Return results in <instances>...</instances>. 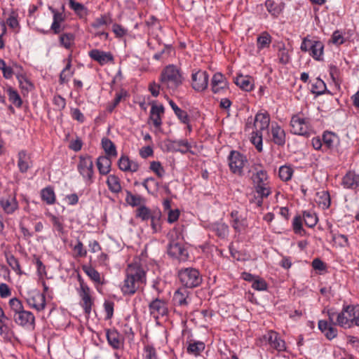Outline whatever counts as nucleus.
<instances>
[{
  "label": "nucleus",
  "instance_id": "obj_1",
  "mask_svg": "<svg viewBox=\"0 0 359 359\" xmlns=\"http://www.w3.org/2000/svg\"><path fill=\"white\" fill-rule=\"evenodd\" d=\"M144 280L145 272L140 265L137 262L130 264L126 269V278L121 290L125 294H133Z\"/></svg>",
  "mask_w": 359,
  "mask_h": 359
},
{
  "label": "nucleus",
  "instance_id": "obj_2",
  "mask_svg": "<svg viewBox=\"0 0 359 359\" xmlns=\"http://www.w3.org/2000/svg\"><path fill=\"white\" fill-rule=\"evenodd\" d=\"M161 90H175L182 83V77L179 69L174 65L165 67L160 76Z\"/></svg>",
  "mask_w": 359,
  "mask_h": 359
},
{
  "label": "nucleus",
  "instance_id": "obj_3",
  "mask_svg": "<svg viewBox=\"0 0 359 359\" xmlns=\"http://www.w3.org/2000/svg\"><path fill=\"white\" fill-rule=\"evenodd\" d=\"M180 282L186 287H195L199 285L202 281L198 270L193 268H187L179 272Z\"/></svg>",
  "mask_w": 359,
  "mask_h": 359
},
{
  "label": "nucleus",
  "instance_id": "obj_4",
  "mask_svg": "<svg viewBox=\"0 0 359 359\" xmlns=\"http://www.w3.org/2000/svg\"><path fill=\"white\" fill-rule=\"evenodd\" d=\"M229 161L232 172L241 176L243 173V167L248 162L246 157L238 151H233L230 154Z\"/></svg>",
  "mask_w": 359,
  "mask_h": 359
},
{
  "label": "nucleus",
  "instance_id": "obj_5",
  "mask_svg": "<svg viewBox=\"0 0 359 359\" xmlns=\"http://www.w3.org/2000/svg\"><path fill=\"white\" fill-rule=\"evenodd\" d=\"M355 306H347L344 307L340 313L337 315V320L335 322L337 325L350 328L353 325V316L355 313Z\"/></svg>",
  "mask_w": 359,
  "mask_h": 359
},
{
  "label": "nucleus",
  "instance_id": "obj_6",
  "mask_svg": "<svg viewBox=\"0 0 359 359\" xmlns=\"http://www.w3.org/2000/svg\"><path fill=\"white\" fill-rule=\"evenodd\" d=\"M252 178L256 185L255 189L257 194H262V196H269L271 192L267 183L268 175L265 170L257 171Z\"/></svg>",
  "mask_w": 359,
  "mask_h": 359
},
{
  "label": "nucleus",
  "instance_id": "obj_7",
  "mask_svg": "<svg viewBox=\"0 0 359 359\" xmlns=\"http://www.w3.org/2000/svg\"><path fill=\"white\" fill-rule=\"evenodd\" d=\"M25 299L29 306L38 311L45 309L46 298L44 294H41L39 291L32 290L27 292Z\"/></svg>",
  "mask_w": 359,
  "mask_h": 359
},
{
  "label": "nucleus",
  "instance_id": "obj_8",
  "mask_svg": "<svg viewBox=\"0 0 359 359\" xmlns=\"http://www.w3.org/2000/svg\"><path fill=\"white\" fill-rule=\"evenodd\" d=\"M292 132L299 135H308L309 134V122L298 115L293 116L290 121Z\"/></svg>",
  "mask_w": 359,
  "mask_h": 359
},
{
  "label": "nucleus",
  "instance_id": "obj_9",
  "mask_svg": "<svg viewBox=\"0 0 359 359\" xmlns=\"http://www.w3.org/2000/svg\"><path fill=\"white\" fill-rule=\"evenodd\" d=\"M208 74L206 72L198 71L192 74V87L197 91H203L208 87Z\"/></svg>",
  "mask_w": 359,
  "mask_h": 359
},
{
  "label": "nucleus",
  "instance_id": "obj_10",
  "mask_svg": "<svg viewBox=\"0 0 359 359\" xmlns=\"http://www.w3.org/2000/svg\"><path fill=\"white\" fill-rule=\"evenodd\" d=\"M168 252L170 256L182 261L186 260L188 257V252L182 243L174 241H171L169 244Z\"/></svg>",
  "mask_w": 359,
  "mask_h": 359
},
{
  "label": "nucleus",
  "instance_id": "obj_11",
  "mask_svg": "<svg viewBox=\"0 0 359 359\" xmlns=\"http://www.w3.org/2000/svg\"><path fill=\"white\" fill-rule=\"evenodd\" d=\"M13 320L18 325L22 327L33 326L35 321L33 313L25 310L14 313Z\"/></svg>",
  "mask_w": 359,
  "mask_h": 359
},
{
  "label": "nucleus",
  "instance_id": "obj_12",
  "mask_svg": "<svg viewBox=\"0 0 359 359\" xmlns=\"http://www.w3.org/2000/svg\"><path fill=\"white\" fill-rule=\"evenodd\" d=\"M93 163L90 157H81L79 163L78 165V169L81 175L90 180L93 174Z\"/></svg>",
  "mask_w": 359,
  "mask_h": 359
},
{
  "label": "nucleus",
  "instance_id": "obj_13",
  "mask_svg": "<svg viewBox=\"0 0 359 359\" xmlns=\"http://www.w3.org/2000/svg\"><path fill=\"white\" fill-rule=\"evenodd\" d=\"M264 338L268 341L270 346L278 351L286 349L285 341L278 337V334L274 331H269Z\"/></svg>",
  "mask_w": 359,
  "mask_h": 359
},
{
  "label": "nucleus",
  "instance_id": "obj_14",
  "mask_svg": "<svg viewBox=\"0 0 359 359\" xmlns=\"http://www.w3.org/2000/svg\"><path fill=\"white\" fill-rule=\"evenodd\" d=\"M80 297L82 299V307L84 309L85 313L88 316L91 312L93 300L90 295L89 288L83 284L81 285Z\"/></svg>",
  "mask_w": 359,
  "mask_h": 359
},
{
  "label": "nucleus",
  "instance_id": "obj_15",
  "mask_svg": "<svg viewBox=\"0 0 359 359\" xmlns=\"http://www.w3.org/2000/svg\"><path fill=\"white\" fill-rule=\"evenodd\" d=\"M89 56L102 65L111 62L114 60L113 55L110 53L101 51L98 49H93L90 50L89 52Z\"/></svg>",
  "mask_w": 359,
  "mask_h": 359
},
{
  "label": "nucleus",
  "instance_id": "obj_16",
  "mask_svg": "<svg viewBox=\"0 0 359 359\" xmlns=\"http://www.w3.org/2000/svg\"><path fill=\"white\" fill-rule=\"evenodd\" d=\"M164 113V107L162 104L157 106L156 102L151 103V109L150 112V118L156 128H159L161 126V116Z\"/></svg>",
  "mask_w": 359,
  "mask_h": 359
},
{
  "label": "nucleus",
  "instance_id": "obj_17",
  "mask_svg": "<svg viewBox=\"0 0 359 359\" xmlns=\"http://www.w3.org/2000/svg\"><path fill=\"white\" fill-rule=\"evenodd\" d=\"M149 310L156 318L159 316H163L167 313V308L163 301L156 299L149 304Z\"/></svg>",
  "mask_w": 359,
  "mask_h": 359
},
{
  "label": "nucleus",
  "instance_id": "obj_18",
  "mask_svg": "<svg viewBox=\"0 0 359 359\" xmlns=\"http://www.w3.org/2000/svg\"><path fill=\"white\" fill-rule=\"evenodd\" d=\"M228 83L221 73H216L212 79V90L214 93H218L221 90L226 89Z\"/></svg>",
  "mask_w": 359,
  "mask_h": 359
},
{
  "label": "nucleus",
  "instance_id": "obj_19",
  "mask_svg": "<svg viewBox=\"0 0 359 359\" xmlns=\"http://www.w3.org/2000/svg\"><path fill=\"white\" fill-rule=\"evenodd\" d=\"M269 123L270 118L267 113H258L255 116L254 126L256 130L261 132L268 129Z\"/></svg>",
  "mask_w": 359,
  "mask_h": 359
},
{
  "label": "nucleus",
  "instance_id": "obj_20",
  "mask_svg": "<svg viewBox=\"0 0 359 359\" xmlns=\"http://www.w3.org/2000/svg\"><path fill=\"white\" fill-rule=\"evenodd\" d=\"M342 185L346 189H356L359 186V175L354 172H348L342 179Z\"/></svg>",
  "mask_w": 359,
  "mask_h": 359
},
{
  "label": "nucleus",
  "instance_id": "obj_21",
  "mask_svg": "<svg viewBox=\"0 0 359 359\" xmlns=\"http://www.w3.org/2000/svg\"><path fill=\"white\" fill-rule=\"evenodd\" d=\"M18 167L21 172H26L32 166L30 155L22 150L18 153Z\"/></svg>",
  "mask_w": 359,
  "mask_h": 359
},
{
  "label": "nucleus",
  "instance_id": "obj_22",
  "mask_svg": "<svg viewBox=\"0 0 359 359\" xmlns=\"http://www.w3.org/2000/svg\"><path fill=\"white\" fill-rule=\"evenodd\" d=\"M118 165L119 168L123 171L136 172L139 169V164L133 161H130L128 156H122L118 160Z\"/></svg>",
  "mask_w": 359,
  "mask_h": 359
},
{
  "label": "nucleus",
  "instance_id": "obj_23",
  "mask_svg": "<svg viewBox=\"0 0 359 359\" xmlns=\"http://www.w3.org/2000/svg\"><path fill=\"white\" fill-rule=\"evenodd\" d=\"M0 203L4 210L8 214L13 213L18 208V202L14 196L2 198Z\"/></svg>",
  "mask_w": 359,
  "mask_h": 359
},
{
  "label": "nucleus",
  "instance_id": "obj_24",
  "mask_svg": "<svg viewBox=\"0 0 359 359\" xmlns=\"http://www.w3.org/2000/svg\"><path fill=\"white\" fill-rule=\"evenodd\" d=\"M111 161L109 156H100L97 160V166L102 175H107L110 171Z\"/></svg>",
  "mask_w": 359,
  "mask_h": 359
},
{
  "label": "nucleus",
  "instance_id": "obj_25",
  "mask_svg": "<svg viewBox=\"0 0 359 359\" xmlns=\"http://www.w3.org/2000/svg\"><path fill=\"white\" fill-rule=\"evenodd\" d=\"M107 338L109 344L114 348H119L121 346V337L116 330H107Z\"/></svg>",
  "mask_w": 359,
  "mask_h": 359
},
{
  "label": "nucleus",
  "instance_id": "obj_26",
  "mask_svg": "<svg viewBox=\"0 0 359 359\" xmlns=\"http://www.w3.org/2000/svg\"><path fill=\"white\" fill-rule=\"evenodd\" d=\"M235 83L241 88L246 91H250L253 88L251 79L248 76H244L243 75H239L236 78Z\"/></svg>",
  "mask_w": 359,
  "mask_h": 359
},
{
  "label": "nucleus",
  "instance_id": "obj_27",
  "mask_svg": "<svg viewBox=\"0 0 359 359\" xmlns=\"http://www.w3.org/2000/svg\"><path fill=\"white\" fill-rule=\"evenodd\" d=\"M169 149L173 151L187 153L189 150L188 142L184 140L173 141L169 144Z\"/></svg>",
  "mask_w": 359,
  "mask_h": 359
},
{
  "label": "nucleus",
  "instance_id": "obj_28",
  "mask_svg": "<svg viewBox=\"0 0 359 359\" xmlns=\"http://www.w3.org/2000/svg\"><path fill=\"white\" fill-rule=\"evenodd\" d=\"M273 141L278 145H283L285 142V134L283 129L277 126L273 128L272 130Z\"/></svg>",
  "mask_w": 359,
  "mask_h": 359
},
{
  "label": "nucleus",
  "instance_id": "obj_29",
  "mask_svg": "<svg viewBox=\"0 0 359 359\" xmlns=\"http://www.w3.org/2000/svg\"><path fill=\"white\" fill-rule=\"evenodd\" d=\"M109 189L114 193H118L121 190L120 180L118 177L114 175H110L107 181Z\"/></svg>",
  "mask_w": 359,
  "mask_h": 359
},
{
  "label": "nucleus",
  "instance_id": "obj_30",
  "mask_svg": "<svg viewBox=\"0 0 359 359\" xmlns=\"http://www.w3.org/2000/svg\"><path fill=\"white\" fill-rule=\"evenodd\" d=\"M102 147L108 156L115 157L117 155L114 144L108 138H103L102 140Z\"/></svg>",
  "mask_w": 359,
  "mask_h": 359
},
{
  "label": "nucleus",
  "instance_id": "obj_31",
  "mask_svg": "<svg viewBox=\"0 0 359 359\" xmlns=\"http://www.w3.org/2000/svg\"><path fill=\"white\" fill-rule=\"evenodd\" d=\"M41 198L48 204H53L55 201V195L51 187H46L41 191Z\"/></svg>",
  "mask_w": 359,
  "mask_h": 359
},
{
  "label": "nucleus",
  "instance_id": "obj_32",
  "mask_svg": "<svg viewBox=\"0 0 359 359\" xmlns=\"http://www.w3.org/2000/svg\"><path fill=\"white\" fill-rule=\"evenodd\" d=\"M169 104L181 121L184 123H187L189 122L187 113L179 108L172 100H169Z\"/></svg>",
  "mask_w": 359,
  "mask_h": 359
},
{
  "label": "nucleus",
  "instance_id": "obj_33",
  "mask_svg": "<svg viewBox=\"0 0 359 359\" xmlns=\"http://www.w3.org/2000/svg\"><path fill=\"white\" fill-rule=\"evenodd\" d=\"M311 55L313 57L317 60H320L321 56L323 53V45L320 41H315L313 42L311 48Z\"/></svg>",
  "mask_w": 359,
  "mask_h": 359
},
{
  "label": "nucleus",
  "instance_id": "obj_34",
  "mask_svg": "<svg viewBox=\"0 0 359 359\" xmlns=\"http://www.w3.org/2000/svg\"><path fill=\"white\" fill-rule=\"evenodd\" d=\"M143 199L140 196L133 195L130 191H126V201L131 206L140 205Z\"/></svg>",
  "mask_w": 359,
  "mask_h": 359
},
{
  "label": "nucleus",
  "instance_id": "obj_35",
  "mask_svg": "<svg viewBox=\"0 0 359 359\" xmlns=\"http://www.w3.org/2000/svg\"><path fill=\"white\" fill-rule=\"evenodd\" d=\"M83 271L95 283H100V275L97 271L90 266H83Z\"/></svg>",
  "mask_w": 359,
  "mask_h": 359
},
{
  "label": "nucleus",
  "instance_id": "obj_36",
  "mask_svg": "<svg viewBox=\"0 0 359 359\" xmlns=\"http://www.w3.org/2000/svg\"><path fill=\"white\" fill-rule=\"evenodd\" d=\"M188 296V292L186 290H178L175 292L174 294V300L179 305H186L187 304V297Z\"/></svg>",
  "mask_w": 359,
  "mask_h": 359
},
{
  "label": "nucleus",
  "instance_id": "obj_37",
  "mask_svg": "<svg viewBox=\"0 0 359 359\" xmlns=\"http://www.w3.org/2000/svg\"><path fill=\"white\" fill-rule=\"evenodd\" d=\"M71 8H72L81 18L85 17L87 15L86 8L80 3L76 2L74 0H69Z\"/></svg>",
  "mask_w": 359,
  "mask_h": 359
},
{
  "label": "nucleus",
  "instance_id": "obj_38",
  "mask_svg": "<svg viewBox=\"0 0 359 359\" xmlns=\"http://www.w3.org/2000/svg\"><path fill=\"white\" fill-rule=\"evenodd\" d=\"M293 170L291 167L283 165L279 168V177L285 182L290 180L292 176Z\"/></svg>",
  "mask_w": 359,
  "mask_h": 359
},
{
  "label": "nucleus",
  "instance_id": "obj_39",
  "mask_svg": "<svg viewBox=\"0 0 359 359\" xmlns=\"http://www.w3.org/2000/svg\"><path fill=\"white\" fill-rule=\"evenodd\" d=\"M205 349V344L201 341H196L191 343L187 348V351L190 353H193L196 355H198L201 351Z\"/></svg>",
  "mask_w": 359,
  "mask_h": 359
},
{
  "label": "nucleus",
  "instance_id": "obj_40",
  "mask_svg": "<svg viewBox=\"0 0 359 359\" xmlns=\"http://www.w3.org/2000/svg\"><path fill=\"white\" fill-rule=\"evenodd\" d=\"M8 95L9 97V100L16 107H19L22 104V100L17 93V91L14 90L13 88H9L8 90Z\"/></svg>",
  "mask_w": 359,
  "mask_h": 359
},
{
  "label": "nucleus",
  "instance_id": "obj_41",
  "mask_svg": "<svg viewBox=\"0 0 359 359\" xmlns=\"http://www.w3.org/2000/svg\"><path fill=\"white\" fill-rule=\"evenodd\" d=\"M265 6L268 11L273 15H278L282 11V7L277 5L273 0H267Z\"/></svg>",
  "mask_w": 359,
  "mask_h": 359
},
{
  "label": "nucleus",
  "instance_id": "obj_42",
  "mask_svg": "<svg viewBox=\"0 0 359 359\" xmlns=\"http://www.w3.org/2000/svg\"><path fill=\"white\" fill-rule=\"evenodd\" d=\"M252 143L256 147V149L259 151H262V133L259 131L256 130V132L252 133V135L251 137Z\"/></svg>",
  "mask_w": 359,
  "mask_h": 359
},
{
  "label": "nucleus",
  "instance_id": "obj_43",
  "mask_svg": "<svg viewBox=\"0 0 359 359\" xmlns=\"http://www.w3.org/2000/svg\"><path fill=\"white\" fill-rule=\"evenodd\" d=\"M303 217L305 222V224L309 227H313L318 221L317 217L310 212H304Z\"/></svg>",
  "mask_w": 359,
  "mask_h": 359
},
{
  "label": "nucleus",
  "instance_id": "obj_44",
  "mask_svg": "<svg viewBox=\"0 0 359 359\" xmlns=\"http://www.w3.org/2000/svg\"><path fill=\"white\" fill-rule=\"evenodd\" d=\"M257 46L259 48H264L269 46L271 43V36L266 32H263L261 36L257 38Z\"/></svg>",
  "mask_w": 359,
  "mask_h": 359
},
{
  "label": "nucleus",
  "instance_id": "obj_45",
  "mask_svg": "<svg viewBox=\"0 0 359 359\" xmlns=\"http://www.w3.org/2000/svg\"><path fill=\"white\" fill-rule=\"evenodd\" d=\"M142 185L149 193L156 191L158 188V182L153 177L147 178Z\"/></svg>",
  "mask_w": 359,
  "mask_h": 359
},
{
  "label": "nucleus",
  "instance_id": "obj_46",
  "mask_svg": "<svg viewBox=\"0 0 359 359\" xmlns=\"http://www.w3.org/2000/svg\"><path fill=\"white\" fill-rule=\"evenodd\" d=\"M60 43L66 48H70L74 40V36L72 34H63L60 36Z\"/></svg>",
  "mask_w": 359,
  "mask_h": 359
},
{
  "label": "nucleus",
  "instance_id": "obj_47",
  "mask_svg": "<svg viewBox=\"0 0 359 359\" xmlns=\"http://www.w3.org/2000/svg\"><path fill=\"white\" fill-rule=\"evenodd\" d=\"M267 196H262V194H257L255 191L250 194L249 201L251 203H255L257 206L260 207L263 203V198Z\"/></svg>",
  "mask_w": 359,
  "mask_h": 359
},
{
  "label": "nucleus",
  "instance_id": "obj_48",
  "mask_svg": "<svg viewBox=\"0 0 359 359\" xmlns=\"http://www.w3.org/2000/svg\"><path fill=\"white\" fill-rule=\"evenodd\" d=\"M337 139V135L331 132H326L323 134V140L327 147L331 148L334 145V140Z\"/></svg>",
  "mask_w": 359,
  "mask_h": 359
},
{
  "label": "nucleus",
  "instance_id": "obj_49",
  "mask_svg": "<svg viewBox=\"0 0 359 359\" xmlns=\"http://www.w3.org/2000/svg\"><path fill=\"white\" fill-rule=\"evenodd\" d=\"M9 305L14 313H18V312L24 310L21 302L17 298L11 299L9 301Z\"/></svg>",
  "mask_w": 359,
  "mask_h": 359
},
{
  "label": "nucleus",
  "instance_id": "obj_50",
  "mask_svg": "<svg viewBox=\"0 0 359 359\" xmlns=\"http://www.w3.org/2000/svg\"><path fill=\"white\" fill-rule=\"evenodd\" d=\"M137 216L143 220L150 219L153 215L151 214L150 210L145 206H140L137 210Z\"/></svg>",
  "mask_w": 359,
  "mask_h": 359
},
{
  "label": "nucleus",
  "instance_id": "obj_51",
  "mask_svg": "<svg viewBox=\"0 0 359 359\" xmlns=\"http://www.w3.org/2000/svg\"><path fill=\"white\" fill-rule=\"evenodd\" d=\"M332 241L335 244H337L341 247H346L348 245L347 237L342 234L333 235Z\"/></svg>",
  "mask_w": 359,
  "mask_h": 359
},
{
  "label": "nucleus",
  "instance_id": "obj_52",
  "mask_svg": "<svg viewBox=\"0 0 359 359\" xmlns=\"http://www.w3.org/2000/svg\"><path fill=\"white\" fill-rule=\"evenodd\" d=\"M150 169L154 171L159 177H162L165 170L158 161H153L150 164Z\"/></svg>",
  "mask_w": 359,
  "mask_h": 359
},
{
  "label": "nucleus",
  "instance_id": "obj_53",
  "mask_svg": "<svg viewBox=\"0 0 359 359\" xmlns=\"http://www.w3.org/2000/svg\"><path fill=\"white\" fill-rule=\"evenodd\" d=\"M252 287L257 290L262 291L265 290L267 288V284L264 280L262 278H259L258 277H256V278L254 280Z\"/></svg>",
  "mask_w": 359,
  "mask_h": 359
},
{
  "label": "nucleus",
  "instance_id": "obj_54",
  "mask_svg": "<svg viewBox=\"0 0 359 359\" xmlns=\"http://www.w3.org/2000/svg\"><path fill=\"white\" fill-rule=\"evenodd\" d=\"M7 262L9 266L18 273H20V266L18 260L13 256L10 255L7 257Z\"/></svg>",
  "mask_w": 359,
  "mask_h": 359
},
{
  "label": "nucleus",
  "instance_id": "obj_55",
  "mask_svg": "<svg viewBox=\"0 0 359 359\" xmlns=\"http://www.w3.org/2000/svg\"><path fill=\"white\" fill-rule=\"evenodd\" d=\"M0 69L2 70L4 76L10 79L13 76V70L11 67L6 65V62L0 59Z\"/></svg>",
  "mask_w": 359,
  "mask_h": 359
},
{
  "label": "nucleus",
  "instance_id": "obj_56",
  "mask_svg": "<svg viewBox=\"0 0 359 359\" xmlns=\"http://www.w3.org/2000/svg\"><path fill=\"white\" fill-rule=\"evenodd\" d=\"M214 229L219 237H224L228 232V226L224 224H216Z\"/></svg>",
  "mask_w": 359,
  "mask_h": 359
},
{
  "label": "nucleus",
  "instance_id": "obj_57",
  "mask_svg": "<svg viewBox=\"0 0 359 359\" xmlns=\"http://www.w3.org/2000/svg\"><path fill=\"white\" fill-rule=\"evenodd\" d=\"M74 251L76 252V256L85 257L86 255V250H84L83 243L79 240L77 241L76 245L74 247Z\"/></svg>",
  "mask_w": 359,
  "mask_h": 359
},
{
  "label": "nucleus",
  "instance_id": "obj_58",
  "mask_svg": "<svg viewBox=\"0 0 359 359\" xmlns=\"http://www.w3.org/2000/svg\"><path fill=\"white\" fill-rule=\"evenodd\" d=\"M108 22V18L105 15H102L100 18H97L95 22L92 24V26L97 29L104 25H106Z\"/></svg>",
  "mask_w": 359,
  "mask_h": 359
},
{
  "label": "nucleus",
  "instance_id": "obj_59",
  "mask_svg": "<svg viewBox=\"0 0 359 359\" xmlns=\"http://www.w3.org/2000/svg\"><path fill=\"white\" fill-rule=\"evenodd\" d=\"M322 201H319L320 204H322L323 208H327L330 205V195L326 191H323L321 193Z\"/></svg>",
  "mask_w": 359,
  "mask_h": 359
},
{
  "label": "nucleus",
  "instance_id": "obj_60",
  "mask_svg": "<svg viewBox=\"0 0 359 359\" xmlns=\"http://www.w3.org/2000/svg\"><path fill=\"white\" fill-rule=\"evenodd\" d=\"M278 58L279 61L283 64H286L289 62L290 57L287 51L285 48H280Z\"/></svg>",
  "mask_w": 359,
  "mask_h": 359
},
{
  "label": "nucleus",
  "instance_id": "obj_61",
  "mask_svg": "<svg viewBox=\"0 0 359 359\" xmlns=\"http://www.w3.org/2000/svg\"><path fill=\"white\" fill-rule=\"evenodd\" d=\"M293 229L296 233H300L302 230L301 217H295L293 221Z\"/></svg>",
  "mask_w": 359,
  "mask_h": 359
},
{
  "label": "nucleus",
  "instance_id": "obj_62",
  "mask_svg": "<svg viewBox=\"0 0 359 359\" xmlns=\"http://www.w3.org/2000/svg\"><path fill=\"white\" fill-rule=\"evenodd\" d=\"M161 89V83L157 84L155 82L151 83L149 85V90L151 95L154 97H157L159 95V90Z\"/></svg>",
  "mask_w": 359,
  "mask_h": 359
},
{
  "label": "nucleus",
  "instance_id": "obj_63",
  "mask_svg": "<svg viewBox=\"0 0 359 359\" xmlns=\"http://www.w3.org/2000/svg\"><path fill=\"white\" fill-rule=\"evenodd\" d=\"M333 43L340 45L344 42V38L339 31H335L332 36Z\"/></svg>",
  "mask_w": 359,
  "mask_h": 359
},
{
  "label": "nucleus",
  "instance_id": "obj_64",
  "mask_svg": "<svg viewBox=\"0 0 359 359\" xmlns=\"http://www.w3.org/2000/svg\"><path fill=\"white\" fill-rule=\"evenodd\" d=\"M153 154V149L150 146L142 147L140 151V155L143 158H146Z\"/></svg>",
  "mask_w": 359,
  "mask_h": 359
}]
</instances>
